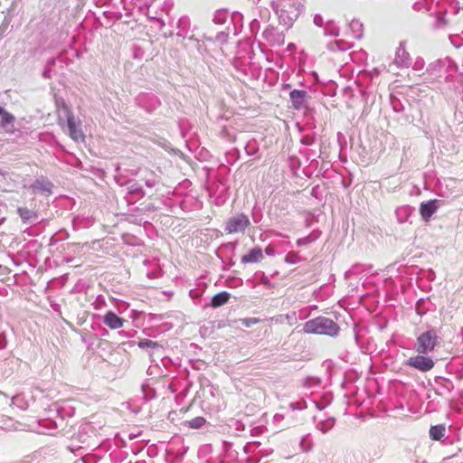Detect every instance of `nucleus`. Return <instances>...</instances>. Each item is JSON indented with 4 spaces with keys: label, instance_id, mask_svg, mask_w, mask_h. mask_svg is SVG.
Masks as SVG:
<instances>
[{
    "label": "nucleus",
    "instance_id": "f257e3e1",
    "mask_svg": "<svg viewBox=\"0 0 463 463\" xmlns=\"http://www.w3.org/2000/svg\"><path fill=\"white\" fill-rule=\"evenodd\" d=\"M304 331L307 334L335 335L338 333L339 327L332 319L320 317L307 322Z\"/></svg>",
    "mask_w": 463,
    "mask_h": 463
},
{
    "label": "nucleus",
    "instance_id": "39448f33",
    "mask_svg": "<svg viewBox=\"0 0 463 463\" xmlns=\"http://www.w3.org/2000/svg\"><path fill=\"white\" fill-rule=\"evenodd\" d=\"M250 225V220L244 214L231 217L225 224L224 231L227 233L243 232Z\"/></svg>",
    "mask_w": 463,
    "mask_h": 463
},
{
    "label": "nucleus",
    "instance_id": "f3484780",
    "mask_svg": "<svg viewBox=\"0 0 463 463\" xmlns=\"http://www.w3.org/2000/svg\"><path fill=\"white\" fill-rule=\"evenodd\" d=\"M152 345H155V343H153L151 340H145V341H141L139 343L140 347L152 346Z\"/></svg>",
    "mask_w": 463,
    "mask_h": 463
},
{
    "label": "nucleus",
    "instance_id": "0eeeda50",
    "mask_svg": "<svg viewBox=\"0 0 463 463\" xmlns=\"http://www.w3.org/2000/svg\"><path fill=\"white\" fill-rule=\"evenodd\" d=\"M104 324L111 329H118L122 327L124 319L118 317L114 312L109 311L103 319Z\"/></svg>",
    "mask_w": 463,
    "mask_h": 463
},
{
    "label": "nucleus",
    "instance_id": "4468645a",
    "mask_svg": "<svg viewBox=\"0 0 463 463\" xmlns=\"http://www.w3.org/2000/svg\"><path fill=\"white\" fill-rule=\"evenodd\" d=\"M206 420L203 417H195L194 419L187 421L190 428L200 429L205 424Z\"/></svg>",
    "mask_w": 463,
    "mask_h": 463
},
{
    "label": "nucleus",
    "instance_id": "f03ea898",
    "mask_svg": "<svg viewBox=\"0 0 463 463\" xmlns=\"http://www.w3.org/2000/svg\"><path fill=\"white\" fill-rule=\"evenodd\" d=\"M278 13L285 24H290L300 14V4L296 0H282L279 5Z\"/></svg>",
    "mask_w": 463,
    "mask_h": 463
},
{
    "label": "nucleus",
    "instance_id": "6ab92c4d",
    "mask_svg": "<svg viewBox=\"0 0 463 463\" xmlns=\"http://www.w3.org/2000/svg\"><path fill=\"white\" fill-rule=\"evenodd\" d=\"M2 269V266L0 265V269Z\"/></svg>",
    "mask_w": 463,
    "mask_h": 463
},
{
    "label": "nucleus",
    "instance_id": "ddd939ff",
    "mask_svg": "<svg viewBox=\"0 0 463 463\" xmlns=\"http://www.w3.org/2000/svg\"><path fill=\"white\" fill-rule=\"evenodd\" d=\"M0 126L2 128H6L9 124H12L14 121V116L11 113L5 110L0 107Z\"/></svg>",
    "mask_w": 463,
    "mask_h": 463
},
{
    "label": "nucleus",
    "instance_id": "9d476101",
    "mask_svg": "<svg viewBox=\"0 0 463 463\" xmlns=\"http://www.w3.org/2000/svg\"><path fill=\"white\" fill-rule=\"evenodd\" d=\"M306 97H307V92L305 90H292L290 92V99H291L293 107L297 109L303 108Z\"/></svg>",
    "mask_w": 463,
    "mask_h": 463
},
{
    "label": "nucleus",
    "instance_id": "1a4fd4ad",
    "mask_svg": "<svg viewBox=\"0 0 463 463\" xmlns=\"http://www.w3.org/2000/svg\"><path fill=\"white\" fill-rule=\"evenodd\" d=\"M263 259L262 250L260 247H254L248 254L241 257L242 263L258 262Z\"/></svg>",
    "mask_w": 463,
    "mask_h": 463
},
{
    "label": "nucleus",
    "instance_id": "f8f14e48",
    "mask_svg": "<svg viewBox=\"0 0 463 463\" xmlns=\"http://www.w3.org/2000/svg\"><path fill=\"white\" fill-rule=\"evenodd\" d=\"M446 432V428L444 425H435L431 426L430 429V436L433 440H440Z\"/></svg>",
    "mask_w": 463,
    "mask_h": 463
},
{
    "label": "nucleus",
    "instance_id": "20e7f679",
    "mask_svg": "<svg viewBox=\"0 0 463 463\" xmlns=\"http://www.w3.org/2000/svg\"><path fill=\"white\" fill-rule=\"evenodd\" d=\"M405 365L419 370L422 373L430 371L434 367V361L427 356L426 354H418L410 357L405 363Z\"/></svg>",
    "mask_w": 463,
    "mask_h": 463
},
{
    "label": "nucleus",
    "instance_id": "2eb2a0df",
    "mask_svg": "<svg viewBox=\"0 0 463 463\" xmlns=\"http://www.w3.org/2000/svg\"><path fill=\"white\" fill-rule=\"evenodd\" d=\"M17 211H18L20 217L24 221L30 220L33 215V212L27 208L21 207V208H18Z\"/></svg>",
    "mask_w": 463,
    "mask_h": 463
},
{
    "label": "nucleus",
    "instance_id": "dca6fc26",
    "mask_svg": "<svg viewBox=\"0 0 463 463\" xmlns=\"http://www.w3.org/2000/svg\"><path fill=\"white\" fill-rule=\"evenodd\" d=\"M259 322H260V319L256 318V317L244 318L241 320V324L247 327H250L252 325L258 324Z\"/></svg>",
    "mask_w": 463,
    "mask_h": 463
},
{
    "label": "nucleus",
    "instance_id": "9b49d317",
    "mask_svg": "<svg viewBox=\"0 0 463 463\" xmlns=\"http://www.w3.org/2000/svg\"><path fill=\"white\" fill-rule=\"evenodd\" d=\"M230 295L229 293L222 291L215 294L212 298V307H219L229 301Z\"/></svg>",
    "mask_w": 463,
    "mask_h": 463
},
{
    "label": "nucleus",
    "instance_id": "6e6552de",
    "mask_svg": "<svg viewBox=\"0 0 463 463\" xmlns=\"http://www.w3.org/2000/svg\"><path fill=\"white\" fill-rule=\"evenodd\" d=\"M437 211L436 201H429L427 203H421L420 207V215L424 221L428 222L430 218Z\"/></svg>",
    "mask_w": 463,
    "mask_h": 463
},
{
    "label": "nucleus",
    "instance_id": "7ed1b4c3",
    "mask_svg": "<svg viewBox=\"0 0 463 463\" xmlns=\"http://www.w3.org/2000/svg\"><path fill=\"white\" fill-rule=\"evenodd\" d=\"M438 345V335L432 331H427L420 334L416 342L415 351L417 354H428L434 350Z\"/></svg>",
    "mask_w": 463,
    "mask_h": 463
},
{
    "label": "nucleus",
    "instance_id": "a211bd4d",
    "mask_svg": "<svg viewBox=\"0 0 463 463\" xmlns=\"http://www.w3.org/2000/svg\"><path fill=\"white\" fill-rule=\"evenodd\" d=\"M402 3L406 2V0H401Z\"/></svg>",
    "mask_w": 463,
    "mask_h": 463
},
{
    "label": "nucleus",
    "instance_id": "423d86ee",
    "mask_svg": "<svg viewBox=\"0 0 463 463\" xmlns=\"http://www.w3.org/2000/svg\"><path fill=\"white\" fill-rule=\"evenodd\" d=\"M67 125L70 137L76 142H84L85 136L80 126L76 124L74 117L71 114L67 117Z\"/></svg>",
    "mask_w": 463,
    "mask_h": 463
}]
</instances>
